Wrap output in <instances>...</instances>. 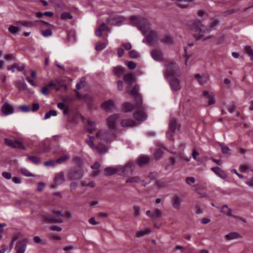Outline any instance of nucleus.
<instances>
[{"mask_svg": "<svg viewBox=\"0 0 253 253\" xmlns=\"http://www.w3.org/2000/svg\"><path fill=\"white\" fill-rule=\"evenodd\" d=\"M119 118V115L117 114H113L107 119L108 126L110 128L106 131H101L96 134V137L90 136L86 142L88 146L93 151L97 152L100 154L105 153L107 152V148L103 144H99L95 146L94 143H99L102 141L107 143H110L115 138V131L113 130L116 128V122Z\"/></svg>", "mask_w": 253, "mask_h": 253, "instance_id": "obj_1", "label": "nucleus"}, {"mask_svg": "<svg viewBox=\"0 0 253 253\" xmlns=\"http://www.w3.org/2000/svg\"><path fill=\"white\" fill-rule=\"evenodd\" d=\"M130 20L134 25H137L139 30L145 36L143 42L152 46L158 42L157 34L151 29V24L148 20L140 16H131Z\"/></svg>", "mask_w": 253, "mask_h": 253, "instance_id": "obj_2", "label": "nucleus"}, {"mask_svg": "<svg viewBox=\"0 0 253 253\" xmlns=\"http://www.w3.org/2000/svg\"><path fill=\"white\" fill-rule=\"evenodd\" d=\"M167 69L165 77L169 83L171 89L173 92H176L181 89V85L179 80L177 77L180 76V72L179 67L176 64L171 63L166 65Z\"/></svg>", "mask_w": 253, "mask_h": 253, "instance_id": "obj_3", "label": "nucleus"}, {"mask_svg": "<svg viewBox=\"0 0 253 253\" xmlns=\"http://www.w3.org/2000/svg\"><path fill=\"white\" fill-rule=\"evenodd\" d=\"M187 28L193 34L196 41L201 40L205 41L211 38L210 36L204 35L209 33V30L206 28L200 21L189 22L187 25Z\"/></svg>", "mask_w": 253, "mask_h": 253, "instance_id": "obj_4", "label": "nucleus"}, {"mask_svg": "<svg viewBox=\"0 0 253 253\" xmlns=\"http://www.w3.org/2000/svg\"><path fill=\"white\" fill-rule=\"evenodd\" d=\"M63 214L60 211H55L53 212V215L46 213L43 215V219L48 222L61 223L63 221Z\"/></svg>", "mask_w": 253, "mask_h": 253, "instance_id": "obj_5", "label": "nucleus"}, {"mask_svg": "<svg viewBox=\"0 0 253 253\" xmlns=\"http://www.w3.org/2000/svg\"><path fill=\"white\" fill-rule=\"evenodd\" d=\"M180 129V125L175 119L170 118L169 126V131L167 133L168 137L169 140H173L172 132L178 131Z\"/></svg>", "mask_w": 253, "mask_h": 253, "instance_id": "obj_6", "label": "nucleus"}, {"mask_svg": "<svg viewBox=\"0 0 253 253\" xmlns=\"http://www.w3.org/2000/svg\"><path fill=\"white\" fill-rule=\"evenodd\" d=\"M202 98L206 105L210 106L214 104L215 102L214 93L207 90L203 91Z\"/></svg>", "mask_w": 253, "mask_h": 253, "instance_id": "obj_7", "label": "nucleus"}, {"mask_svg": "<svg viewBox=\"0 0 253 253\" xmlns=\"http://www.w3.org/2000/svg\"><path fill=\"white\" fill-rule=\"evenodd\" d=\"M135 164L133 162H129L125 166H121L119 174L124 176H127L132 173Z\"/></svg>", "mask_w": 253, "mask_h": 253, "instance_id": "obj_8", "label": "nucleus"}, {"mask_svg": "<svg viewBox=\"0 0 253 253\" xmlns=\"http://www.w3.org/2000/svg\"><path fill=\"white\" fill-rule=\"evenodd\" d=\"M126 20L125 17L118 15L115 12H111L107 19L111 24L118 26L122 24Z\"/></svg>", "mask_w": 253, "mask_h": 253, "instance_id": "obj_9", "label": "nucleus"}, {"mask_svg": "<svg viewBox=\"0 0 253 253\" xmlns=\"http://www.w3.org/2000/svg\"><path fill=\"white\" fill-rule=\"evenodd\" d=\"M27 242L26 238L18 241L15 247L16 253H24L27 249Z\"/></svg>", "mask_w": 253, "mask_h": 253, "instance_id": "obj_10", "label": "nucleus"}, {"mask_svg": "<svg viewBox=\"0 0 253 253\" xmlns=\"http://www.w3.org/2000/svg\"><path fill=\"white\" fill-rule=\"evenodd\" d=\"M4 143L8 147L13 148H22L24 149L23 144L17 140H13L9 138H5L4 140Z\"/></svg>", "mask_w": 253, "mask_h": 253, "instance_id": "obj_11", "label": "nucleus"}, {"mask_svg": "<svg viewBox=\"0 0 253 253\" xmlns=\"http://www.w3.org/2000/svg\"><path fill=\"white\" fill-rule=\"evenodd\" d=\"M101 107L105 111L108 112H113L117 109L113 101L111 100H109L102 103Z\"/></svg>", "mask_w": 253, "mask_h": 253, "instance_id": "obj_12", "label": "nucleus"}, {"mask_svg": "<svg viewBox=\"0 0 253 253\" xmlns=\"http://www.w3.org/2000/svg\"><path fill=\"white\" fill-rule=\"evenodd\" d=\"M133 117L136 121L141 122L147 119V115L144 112L138 110L133 113Z\"/></svg>", "mask_w": 253, "mask_h": 253, "instance_id": "obj_13", "label": "nucleus"}, {"mask_svg": "<svg viewBox=\"0 0 253 253\" xmlns=\"http://www.w3.org/2000/svg\"><path fill=\"white\" fill-rule=\"evenodd\" d=\"M121 169V165L106 168L104 169L105 174L106 175H111L115 173H118L119 174V170H120Z\"/></svg>", "mask_w": 253, "mask_h": 253, "instance_id": "obj_14", "label": "nucleus"}, {"mask_svg": "<svg viewBox=\"0 0 253 253\" xmlns=\"http://www.w3.org/2000/svg\"><path fill=\"white\" fill-rule=\"evenodd\" d=\"M139 87L137 85H135L133 89L131 91V94L134 97L135 101L139 105L142 104L141 97L138 94Z\"/></svg>", "mask_w": 253, "mask_h": 253, "instance_id": "obj_15", "label": "nucleus"}, {"mask_svg": "<svg viewBox=\"0 0 253 253\" xmlns=\"http://www.w3.org/2000/svg\"><path fill=\"white\" fill-rule=\"evenodd\" d=\"M195 78L200 85H203L207 83L209 80V75L206 74L200 75L198 74L195 75Z\"/></svg>", "mask_w": 253, "mask_h": 253, "instance_id": "obj_16", "label": "nucleus"}, {"mask_svg": "<svg viewBox=\"0 0 253 253\" xmlns=\"http://www.w3.org/2000/svg\"><path fill=\"white\" fill-rule=\"evenodd\" d=\"M36 22L42 23L43 24L47 25V26L50 25V24L46 22L43 21H36L35 22H22L21 21H18L16 22V24L18 25V26L21 25V26H26V27H32L35 25Z\"/></svg>", "mask_w": 253, "mask_h": 253, "instance_id": "obj_17", "label": "nucleus"}, {"mask_svg": "<svg viewBox=\"0 0 253 253\" xmlns=\"http://www.w3.org/2000/svg\"><path fill=\"white\" fill-rule=\"evenodd\" d=\"M1 110L5 115H8L13 113L12 106L7 102L2 105Z\"/></svg>", "mask_w": 253, "mask_h": 253, "instance_id": "obj_18", "label": "nucleus"}, {"mask_svg": "<svg viewBox=\"0 0 253 253\" xmlns=\"http://www.w3.org/2000/svg\"><path fill=\"white\" fill-rule=\"evenodd\" d=\"M151 56L152 58L157 61H162L163 57L162 51L157 49H154L152 51Z\"/></svg>", "mask_w": 253, "mask_h": 253, "instance_id": "obj_19", "label": "nucleus"}, {"mask_svg": "<svg viewBox=\"0 0 253 253\" xmlns=\"http://www.w3.org/2000/svg\"><path fill=\"white\" fill-rule=\"evenodd\" d=\"M136 125V122L131 119H123L121 122V126L123 127H132Z\"/></svg>", "mask_w": 253, "mask_h": 253, "instance_id": "obj_20", "label": "nucleus"}, {"mask_svg": "<svg viewBox=\"0 0 253 253\" xmlns=\"http://www.w3.org/2000/svg\"><path fill=\"white\" fill-rule=\"evenodd\" d=\"M160 41L166 44H172L174 43V40L172 36L169 35H165L159 39Z\"/></svg>", "mask_w": 253, "mask_h": 253, "instance_id": "obj_21", "label": "nucleus"}, {"mask_svg": "<svg viewBox=\"0 0 253 253\" xmlns=\"http://www.w3.org/2000/svg\"><path fill=\"white\" fill-rule=\"evenodd\" d=\"M85 128L86 131L92 133L96 128V125L94 122L87 120L85 125Z\"/></svg>", "mask_w": 253, "mask_h": 253, "instance_id": "obj_22", "label": "nucleus"}, {"mask_svg": "<svg viewBox=\"0 0 253 253\" xmlns=\"http://www.w3.org/2000/svg\"><path fill=\"white\" fill-rule=\"evenodd\" d=\"M241 238L240 234L237 232H230L225 236V238L227 241H231L233 240L238 239Z\"/></svg>", "mask_w": 253, "mask_h": 253, "instance_id": "obj_23", "label": "nucleus"}, {"mask_svg": "<svg viewBox=\"0 0 253 253\" xmlns=\"http://www.w3.org/2000/svg\"><path fill=\"white\" fill-rule=\"evenodd\" d=\"M211 170L220 178L223 179L226 178V174L219 167H216L214 168H212L211 169Z\"/></svg>", "mask_w": 253, "mask_h": 253, "instance_id": "obj_24", "label": "nucleus"}, {"mask_svg": "<svg viewBox=\"0 0 253 253\" xmlns=\"http://www.w3.org/2000/svg\"><path fill=\"white\" fill-rule=\"evenodd\" d=\"M54 182L56 185L61 184L64 181V176L63 172L57 173L54 177Z\"/></svg>", "mask_w": 253, "mask_h": 253, "instance_id": "obj_25", "label": "nucleus"}, {"mask_svg": "<svg viewBox=\"0 0 253 253\" xmlns=\"http://www.w3.org/2000/svg\"><path fill=\"white\" fill-rule=\"evenodd\" d=\"M149 158L145 155L141 156L137 161V164L139 166L146 164L149 161Z\"/></svg>", "mask_w": 253, "mask_h": 253, "instance_id": "obj_26", "label": "nucleus"}, {"mask_svg": "<svg viewBox=\"0 0 253 253\" xmlns=\"http://www.w3.org/2000/svg\"><path fill=\"white\" fill-rule=\"evenodd\" d=\"M182 202V199L178 196H175L172 201V207L175 209L180 208V204Z\"/></svg>", "mask_w": 253, "mask_h": 253, "instance_id": "obj_27", "label": "nucleus"}, {"mask_svg": "<svg viewBox=\"0 0 253 253\" xmlns=\"http://www.w3.org/2000/svg\"><path fill=\"white\" fill-rule=\"evenodd\" d=\"M8 31L12 34H17L21 31V29L20 28V26H18V25L17 26L10 25L8 28Z\"/></svg>", "mask_w": 253, "mask_h": 253, "instance_id": "obj_28", "label": "nucleus"}, {"mask_svg": "<svg viewBox=\"0 0 253 253\" xmlns=\"http://www.w3.org/2000/svg\"><path fill=\"white\" fill-rule=\"evenodd\" d=\"M133 76L131 74H126L124 76V80L127 84H131L133 83Z\"/></svg>", "mask_w": 253, "mask_h": 253, "instance_id": "obj_29", "label": "nucleus"}, {"mask_svg": "<svg viewBox=\"0 0 253 253\" xmlns=\"http://www.w3.org/2000/svg\"><path fill=\"white\" fill-rule=\"evenodd\" d=\"M108 44V41L104 42H98L96 45L95 49L98 51H101L104 49Z\"/></svg>", "mask_w": 253, "mask_h": 253, "instance_id": "obj_30", "label": "nucleus"}, {"mask_svg": "<svg viewBox=\"0 0 253 253\" xmlns=\"http://www.w3.org/2000/svg\"><path fill=\"white\" fill-rule=\"evenodd\" d=\"M133 108V105L129 102H125L123 104V108L125 112H130Z\"/></svg>", "mask_w": 253, "mask_h": 253, "instance_id": "obj_31", "label": "nucleus"}, {"mask_svg": "<svg viewBox=\"0 0 253 253\" xmlns=\"http://www.w3.org/2000/svg\"><path fill=\"white\" fill-rule=\"evenodd\" d=\"M151 232L150 229H147L145 230H140L136 233V237L137 238H140L142 236H144L146 234H149Z\"/></svg>", "mask_w": 253, "mask_h": 253, "instance_id": "obj_32", "label": "nucleus"}, {"mask_svg": "<svg viewBox=\"0 0 253 253\" xmlns=\"http://www.w3.org/2000/svg\"><path fill=\"white\" fill-rule=\"evenodd\" d=\"M113 72L114 74L120 77L124 73V71L123 68L117 67L113 68Z\"/></svg>", "mask_w": 253, "mask_h": 253, "instance_id": "obj_33", "label": "nucleus"}, {"mask_svg": "<svg viewBox=\"0 0 253 253\" xmlns=\"http://www.w3.org/2000/svg\"><path fill=\"white\" fill-rule=\"evenodd\" d=\"M221 211L228 216L232 215L231 211L227 205H224L222 207Z\"/></svg>", "mask_w": 253, "mask_h": 253, "instance_id": "obj_34", "label": "nucleus"}, {"mask_svg": "<svg viewBox=\"0 0 253 253\" xmlns=\"http://www.w3.org/2000/svg\"><path fill=\"white\" fill-rule=\"evenodd\" d=\"M185 64L188 66L191 64L192 61L194 59V58L191 55H188L186 53V50L185 49Z\"/></svg>", "mask_w": 253, "mask_h": 253, "instance_id": "obj_35", "label": "nucleus"}, {"mask_svg": "<svg viewBox=\"0 0 253 253\" xmlns=\"http://www.w3.org/2000/svg\"><path fill=\"white\" fill-rule=\"evenodd\" d=\"M57 115V112L56 111L51 110L45 114L44 119L46 120L49 119L51 116H56Z\"/></svg>", "mask_w": 253, "mask_h": 253, "instance_id": "obj_36", "label": "nucleus"}, {"mask_svg": "<svg viewBox=\"0 0 253 253\" xmlns=\"http://www.w3.org/2000/svg\"><path fill=\"white\" fill-rule=\"evenodd\" d=\"M245 50L247 53L251 56V60H253V50L251 46H247L245 47Z\"/></svg>", "mask_w": 253, "mask_h": 253, "instance_id": "obj_37", "label": "nucleus"}, {"mask_svg": "<svg viewBox=\"0 0 253 253\" xmlns=\"http://www.w3.org/2000/svg\"><path fill=\"white\" fill-rule=\"evenodd\" d=\"M163 152L161 149H158L156 150L154 153V157L156 160L160 159L163 155Z\"/></svg>", "mask_w": 253, "mask_h": 253, "instance_id": "obj_38", "label": "nucleus"}, {"mask_svg": "<svg viewBox=\"0 0 253 253\" xmlns=\"http://www.w3.org/2000/svg\"><path fill=\"white\" fill-rule=\"evenodd\" d=\"M251 169L249 165H242L240 166V170L243 172H247Z\"/></svg>", "mask_w": 253, "mask_h": 253, "instance_id": "obj_39", "label": "nucleus"}, {"mask_svg": "<svg viewBox=\"0 0 253 253\" xmlns=\"http://www.w3.org/2000/svg\"><path fill=\"white\" fill-rule=\"evenodd\" d=\"M162 214V213L161 211L160 210H159L158 209H156L154 210V211L151 216H152V217H153L154 218H158V217H161Z\"/></svg>", "mask_w": 253, "mask_h": 253, "instance_id": "obj_40", "label": "nucleus"}, {"mask_svg": "<svg viewBox=\"0 0 253 253\" xmlns=\"http://www.w3.org/2000/svg\"><path fill=\"white\" fill-rule=\"evenodd\" d=\"M139 181V178L137 176L132 177L127 179L126 181V183H136Z\"/></svg>", "mask_w": 253, "mask_h": 253, "instance_id": "obj_41", "label": "nucleus"}, {"mask_svg": "<svg viewBox=\"0 0 253 253\" xmlns=\"http://www.w3.org/2000/svg\"><path fill=\"white\" fill-rule=\"evenodd\" d=\"M42 35L44 37H50L52 35V32L50 29H46L41 31Z\"/></svg>", "mask_w": 253, "mask_h": 253, "instance_id": "obj_42", "label": "nucleus"}, {"mask_svg": "<svg viewBox=\"0 0 253 253\" xmlns=\"http://www.w3.org/2000/svg\"><path fill=\"white\" fill-rule=\"evenodd\" d=\"M20 172L26 176H34V175L29 172L27 169H21L20 170Z\"/></svg>", "mask_w": 253, "mask_h": 253, "instance_id": "obj_43", "label": "nucleus"}, {"mask_svg": "<svg viewBox=\"0 0 253 253\" xmlns=\"http://www.w3.org/2000/svg\"><path fill=\"white\" fill-rule=\"evenodd\" d=\"M28 159L35 164H39L40 162V159L35 156H28Z\"/></svg>", "mask_w": 253, "mask_h": 253, "instance_id": "obj_44", "label": "nucleus"}, {"mask_svg": "<svg viewBox=\"0 0 253 253\" xmlns=\"http://www.w3.org/2000/svg\"><path fill=\"white\" fill-rule=\"evenodd\" d=\"M72 18V15L68 12L63 13L61 15V18L63 20L71 19Z\"/></svg>", "mask_w": 253, "mask_h": 253, "instance_id": "obj_45", "label": "nucleus"}, {"mask_svg": "<svg viewBox=\"0 0 253 253\" xmlns=\"http://www.w3.org/2000/svg\"><path fill=\"white\" fill-rule=\"evenodd\" d=\"M221 151L223 154L229 155L230 154V149L229 148L225 145L221 146Z\"/></svg>", "mask_w": 253, "mask_h": 253, "instance_id": "obj_46", "label": "nucleus"}, {"mask_svg": "<svg viewBox=\"0 0 253 253\" xmlns=\"http://www.w3.org/2000/svg\"><path fill=\"white\" fill-rule=\"evenodd\" d=\"M19 109L23 112H29L30 108L28 105H21L19 107Z\"/></svg>", "mask_w": 253, "mask_h": 253, "instance_id": "obj_47", "label": "nucleus"}, {"mask_svg": "<svg viewBox=\"0 0 253 253\" xmlns=\"http://www.w3.org/2000/svg\"><path fill=\"white\" fill-rule=\"evenodd\" d=\"M129 56L132 58L138 57V53L135 50H132L129 52Z\"/></svg>", "mask_w": 253, "mask_h": 253, "instance_id": "obj_48", "label": "nucleus"}, {"mask_svg": "<svg viewBox=\"0 0 253 253\" xmlns=\"http://www.w3.org/2000/svg\"><path fill=\"white\" fill-rule=\"evenodd\" d=\"M49 88H53L56 90L59 89V87L53 81H50L47 85Z\"/></svg>", "mask_w": 253, "mask_h": 253, "instance_id": "obj_49", "label": "nucleus"}, {"mask_svg": "<svg viewBox=\"0 0 253 253\" xmlns=\"http://www.w3.org/2000/svg\"><path fill=\"white\" fill-rule=\"evenodd\" d=\"M69 158V156L68 155H65L59 158H58L57 160V162L58 163H61L62 162H63L64 161L68 160Z\"/></svg>", "mask_w": 253, "mask_h": 253, "instance_id": "obj_50", "label": "nucleus"}, {"mask_svg": "<svg viewBox=\"0 0 253 253\" xmlns=\"http://www.w3.org/2000/svg\"><path fill=\"white\" fill-rule=\"evenodd\" d=\"M49 87L47 85L44 86L42 87L41 89V93L45 95H48V92Z\"/></svg>", "mask_w": 253, "mask_h": 253, "instance_id": "obj_51", "label": "nucleus"}, {"mask_svg": "<svg viewBox=\"0 0 253 253\" xmlns=\"http://www.w3.org/2000/svg\"><path fill=\"white\" fill-rule=\"evenodd\" d=\"M156 185L158 188H162L166 186L165 182L162 180H159L157 181Z\"/></svg>", "mask_w": 253, "mask_h": 253, "instance_id": "obj_52", "label": "nucleus"}, {"mask_svg": "<svg viewBox=\"0 0 253 253\" xmlns=\"http://www.w3.org/2000/svg\"><path fill=\"white\" fill-rule=\"evenodd\" d=\"M219 23L216 19L213 20V21L210 23V27L211 28H214L216 26L219 25Z\"/></svg>", "mask_w": 253, "mask_h": 253, "instance_id": "obj_53", "label": "nucleus"}, {"mask_svg": "<svg viewBox=\"0 0 253 253\" xmlns=\"http://www.w3.org/2000/svg\"><path fill=\"white\" fill-rule=\"evenodd\" d=\"M2 175L6 179H10L12 178L11 174L8 172H3L2 173Z\"/></svg>", "mask_w": 253, "mask_h": 253, "instance_id": "obj_54", "label": "nucleus"}, {"mask_svg": "<svg viewBox=\"0 0 253 253\" xmlns=\"http://www.w3.org/2000/svg\"><path fill=\"white\" fill-rule=\"evenodd\" d=\"M122 46L124 47L126 50H130L131 47V44L130 42L123 43L122 44Z\"/></svg>", "mask_w": 253, "mask_h": 253, "instance_id": "obj_55", "label": "nucleus"}, {"mask_svg": "<svg viewBox=\"0 0 253 253\" xmlns=\"http://www.w3.org/2000/svg\"><path fill=\"white\" fill-rule=\"evenodd\" d=\"M33 240L34 242L36 244H44L43 241L39 236H35Z\"/></svg>", "mask_w": 253, "mask_h": 253, "instance_id": "obj_56", "label": "nucleus"}, {"mask_svg": "<svg viewBox=\"0 0 253 253\" xmlns=\"http://www.w3.org/2000/svg\"><path fill=\"white\" fill-rule=\"evenodd\" d=\"M134 211V214L136 217H138L140 215V208L138 206H134L133 208Z\"/></svg>", "mask_w": 253, "mask_h": 253, "instance_id": "obj_57", "label": "nucleus"}, {"mask_svg": "<svg viewBox=\"0 0 253 253\" xmlns=\"http://www.w3.org/2000/svg\"><path fill=\"white\" fill-rule=\"evenodd\" d=\"M127 67L130 70L134 69L136 67V64L133 61H129L127 63Z\"/></svg>", "mask_w": 253, "mask_h": 253, "instance_id": "obj_58", "label": "nucleus"}, {"mask_svg": "<svg viewBox=\"0 0 253 253\" xmlns=\"http://www.w3.org/2000/svg\"><path fill=\"white\" fill-rule=\"evenodd\" d=\"M26 81L32 86H37V84L35 83L34 81L31 79L29 77L26 78Z\"/></svg>", "mask_w": 253, "mask_h": 253, "instance_id": "obj_59", "label": "nucleus"}, {"mask_svg": "<svg viewBox=\"0 0 253 253\" xmlns=\"http://www.w3.org/2000/svg\"><path fill=\"white\" fill-rule=\"evenodd\" d=\"M199 155V152H198L197 151H196V150H193V152H192V157H193V158L194 160H196V161H197V162H199V159H198L197 158V157Z\"/></svg>", "mask_w": 253, "mask_h": 253, "instance_id": "obj_60", "label": "nucleus"}, {"mask_svg": "<svg viewBox=\"0 0 253 253\" xmlns=\"http://www.w3.org/2000/svg\"><path fill=\"white\" fill-rule=\"evenodd\" d=\"M45 186V184L42 182H40L38 183V186L37 188V190L38 191H41L43 189Z\"/></svg>", "mask_w": 253, "mask_h": 253, "instance_id": "obj_61", "label": "nucleus"}, {"mask_svg": "<svg viewBox=\"0 0 253 253\" xmlns=\"http://www.w3.org/2000/svg\"><path fill=\"white\" fill-rule=\"evenodd\" d=\"M12 181L16 184H20L22 182V179L19 177H14Z\"/></svg>", "mask_w": 253, "mask_h": 253, "instance_id": "obj_62", "label": "nucleus"}, {"mask_svg": "<svg viewBox=\"0 0 253 253\" xmlns=\"http://www.w3.org/2000/svg\"><path fill=\"white\" fill-rule=\"evenodd\" d=\"M186 182L188 184H191L195 182V180L193 177H189L186 178Z\"/></svg>", "mask_w": 253, "mask_h": 253, "instance_id": "obj_63", "label": "nucleus"}, {"mask_svg": "<svg viewBox=\"0 0 253 253\" xmlns=\"http://www.w3.org/2000/svg\"><path fill=\"white\" fill-rule=\"evenodd\" d=\"M88 222L90 224H92V225H97V224H99V222H97V221H95V218H94V217L90 218L88 220Z\"/></svg>", "mask_w": 253, "mask_h": 253, "instance_id": "obj_64", "label": "nucleus"}]
</instances>
